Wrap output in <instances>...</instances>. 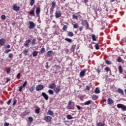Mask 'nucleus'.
I'll return each instance as SVG.
<instances>
[{"label": "nucleus", "mask_w": 126, "mask_h": 126, "mask_svg": "<svg viewBox=\"0 0 126 126\" xmlns=\"http://www.w3.org/2000/svg\"><path fill=\"white\" fill-rule=\"evenodd\" d=\"M57 2L55 1H53L51 3L52 6L51 7L50 9V14H53L54 13V9H55V8L56 7V4Z\"/></svg>", "instance_id": "nucleus-1"}, {"label": "nucleus", "mask_w": 126, "mask_h": 126, "mask_svg": "<svg viewBox=\"0 0 126 126\" xmlns=\"http://www.w3.org/2000/svg\"><path fill=\"white\" fill-rule=\"evenodd\" d=\"M71 104H74V102H72V100L69 101L67 106V109L69 110H73L74 109V104L72 105Z\"/></svg>", "instance_id": "nucleus-2"}, {"label": "nucleus", "mask_w": 126, "mask_h": 126, "mask_svg": "<svg viewBox=\"0 0 126 126\" xmlns=\"http://www.w3.org/2000/svg\"><path fill=\"white\" fill-rule=\"evenodd\" d=\"M117 107L118 109H121L122 111H126V106L124 104L119 103L117 104Z\"/></svg>", "instance_id": "nucleus-3"}, {"label": "nucleus", "mask_w": 126, "mask_h": 126, "mask_svg": "<svg viewBox=\"0 0 126 126\" xmlns=\"http://www.w3.org/2000/svg\"><path fill=\"white\" fill-rule=\"evenodd\" d=\"M29 25H30V26H29V29L30 30L34 29V28H35V27L36 26V25L35 24V23H34V22H33L31 21H30L29 22Z\"/></svg>", "instance_id": "nucleus-4"}, {"label": "nucleus", "mask_w": 126, "mask_h": 126, "mask_svg": "<svg viewBox=\"0 0 126 126\" xmlns=\"http://www.w3.org/2000/svg\"><path fill=\"white\" fill-rule=\"evenodd\" d=\"M29 114H30V111L28 110H26L24 112H22L20 116L21 118L23 119L24 118H25L26 116H27V115H29Z\"/></svg>", "instance_id": "nucleus-5"}, {"label": "nucleus", "mask_w": 126, "mask_h": 126, "mask_svg": "<svg viewBox=\"0 0 126 126\" xmlns=\"http://www.w3.org/2000/svg\"><path fill=\"white\" fill-rule=\"evenodd\" d=\"M86 69H84L80 72V77H84V76H85V75L86 74Z\"/></svg>", "instance_id": "nucleus-6"}, {"label": "nucleus", "mask_w": 126, "mask_h": 126, "mask_svg": "<svg viewBox=\"0 0 126 126\" xmlns=\"http://www.w3.org/2000/svg\"><path fill=\"white\" fill-rule=\"evenodd\" d=\"M44 89V86L43 85H38L36 87V91H41Z\"/></svg>", "instance_id": "nucleus-7"}, {"label": "nucleus", "mask_w": 126, "mask_h": 126, "mask_svg": "<svg viewBox=\"0 0 126 126\" xmlns=\"http://www.w3.org/2000/svg\"><path fill=\"white\" fill-rule=\"evenodd\" d=\"M62 16V13L61 11L56 10L55 12V17L56 18H60Z\"/></svg>", "instance_id": "nucleus-8"}, {"label": "nucleus", "mask_w": 126, "mask_h": 126, "mask_svg": "<svg viewBox=\"0 0 126 126\" xmlns=\"http://www.w3.org/2000/svg\"><path fill=\"white\" fill-rule=\"evenodd\" d=\"M52 117L47 116L44 118V121L47 123H50V122H52Z\"/></svg>", "instance_id": "nucleus-9"}, {"label": "nucleus", "mask_w": 126, "mask_h": 126, "mask_svg": "<svg viewBox=\"0 0 126 126\" xmlns=\"http://www.w3.org/2000/svg\"><path fill=\"white\" fill-rule=\"evenodd\" d=\"M61 90H62V89H61V86H57L54 90V92H55L56 94H58V93H60Z\"/></svg>", "instance_id": "nucleus-10"}, {"label": "nucleus", "mask_w": 126, "mask_h": 126, "mask_svg": "<svg viewBox=\"0 0 126 126\" xmlns=\"http://www.w3.org/2000/svg\"><path fill=\"white\" fill-rule=\"evenodd\" d=\"M41 95L42 96H43L45 100H46V101H48V100H49V95H48L47 94H46L45 93H42Z\"/></svg>", "instance_id": "nucleus-11"}, {"label": "nucleus", "mask_w": 126, "mask_h": 126, "mask_svg": "<svg viewBox=\"0 0 126 126\" xmlns=\"http://www.w3.org/2000/svg\"><path fill=\"white\" fill-rule=\"evenodd\" d=\"M31 43V39H28L26 41L25 43L24 44V47H28L29 48V44Z\"/></svg>", "instance_id": "nucleus-12"}, {"label": "nucleus", "mask_w": 126, "mask_h": 126, "mask_svg": "<svg viewBox=\"0 0 126 126\" xmlns=\"http://www.w3.org/2000/svg\"><path fill=\"white\" fill-rule=\"evenodd\" d=\"M35 12L37 16H39V15H40V13L41 12V8H40V7H37L36 8Z\"/></svg>", "instance_id": "nucleus-13"}, {"label": "nucleus", "mask_w": 126, "mask_h": 126, "mask_svg": "<svg viewBox=\"0 0 126 126\" xmlns=\"http://www.w3.org/2000/svg\"><path fill=\"white\" fill-rule=\"evenodd\" d=\"M13 9L15 10V11H19V9H20V7L17 6L16 4H15L13 5Z\"/></svg>", "instance_id": "nucleus-14"}, {"label": "nucleus", "mask_w": 126, "mask_h": 126, "mask_svg": "<svg viewBox=\"0 0 126 126\" xmlns=\"http://www.w3.org/2000/svg\"><path fill=\"white\" fill-rule=\"evenodd\" d=\"M56 86H57L56 85V84L53 83L49 85L48 88H49L50 89H54V88H56Z\"/></svg>", "instance_id": "nucleus-15"}, {"label": "nucleus", "mask_w": 126, "mask_h": 126, "mask_svg": "<svg viewBox=\"0 0 126 126\" xmlns=\"http://www.w3.org/2000/svg\"><path fill=\"white\" fill-rule=\"evenodd\" d=\"M107 103L108 105H112V104H114V100L111 98H108L107 99Z\"/></svg>", "instance_id": "nucleus-16"}, {"label": "nucleus", "mask_w": 126, "mask_h": 126, "mask_svg": "<svg viewBox=\"0 0 126 126\" xmlns=\"http://www.w3.org/2000/svg\"><path fill=\"white\" fill-rule=\"evenodd\" d=\"M5 43V39L4 38L0 39V46H4Z\"/></svg>", "instance_id": "nucleus-17"}, {"label": "nucleus", "mask_w": 126, "mask_h": 126, "mask_svg": "<svg viewBox=\"0 0 126 126\" xmlns=\"http://www.w3.org/2000/svg\"><path fill=\"white\" fill-rule=\"evenodd\" d=\"M82 25H83V26H88V22L86 20H82Z\"/></svg>", "instance_id": "nucleus-18"}, {"label": "nucleus", "mask_w": 126, "mask_h": 126, "mask_svg": "<svg viewBox=\"0 0 126 126\" xmlns=\"http://www.w3.org/2000/svg\"><path fill=\"white\" fill-rule=\"evenodd\" d=\"M47 115H49L50 116H52V117L55 115V113H54V112H53L52 110H48L47 112Z\"/></svg>", "instance_id": "nucleus-19"}, {"label": "nucleus", "mask_w": 126, "mask_h": 126, "mask_svg": "<svg viewBox=\"0 0 126 126\" xmlns=\"http://www.w3.org/2000/svg\"><path fill=\"white\" fill-rule=\"evenodd\" d=\"M53 51L52 50H49L47 52V55H48V57H52L53 56Z\"/></svg>", "instance_id": "nucleus-20"}, {"label": "nucleus", "mask_w": 126, "mask_h": 126, "mask_svg": "<svg viewBox=\"0 0 126 126\" xmlns=\"http://www.w3.org/2000/svg\"><path fill=\"white\" fill-rule=\"evenodd\" d=\"M118 92L119 93V94L125 95V94L124 93V91L123 90L119 88L118 89Z\"/></svg>", "instance_id": "nucleus-21"}, {"label": "nucleus", "mask_w": 126, "mask_h": 126, "mask_svg": "<svg viewBox=\"0 0 126 126\" xmlns=\"http://www.w3.org/2000/svg\"><path fill=\"white\" fill-rule=\"evenodd\" d=\"M29 15H32V16H35V8H34L33 10L29 12Z\"/></svg>", "instance_id": "nucleus-22"}, {"label": "nucleus", "mask_w": 126, "mask_h": 126, "mask_svg": "<svg viewBox=\"0 0 126 126\" xmlns=\"http://www.w3.org/2000/svg\"><path fill=\"white\" fill-rule=\"evenodd\" d=\"M98 96L95 95V94H93V96L92 97V100H93V101H95L96 100H97L98 99Z\"/></svg>", "instance_id": "nucleus-23"}, {"label": "nucleus", "mask_w": 126, "mask_h": 126, "mask_svg": "<svg viewBox=\"0 0 126 126\" xmlns=\"http://www.w3.org/2000/svg\"><path fill=\"white\" fill-rule=\"evenodd\" d=\"M29 51L28 49H25L23 51L24 55H25V56H29V54H27V53H29Z\"/></svg>", "instance_id": "nucleus-24"}, {"label": "nucleus", "mask_w": 126, "mask_h": 126, "mask_svg": "<svg viewBox=\"0 0 126 126\" xmlns=\"http://www.w3.org/2000/svg\"><path fill=\"white\" fill-rule=\"evenodd\" d=\"M91 103H92V101L90 100H88V101H86V102H85L84 105H90L91 104Z\"/></svg>", "instance_id": "nucleus-25"}, {"label": "nucleus", "mask_w": 126, "mask_h": 126, "mask_svg": "<svg viewBox=\"0 0 126 126\" xmlns=\"http://www.w3.org/2000/svg\"><path fill=\"white\" fill-rule=\"evenodd\" d=\"M68 35L69 37H73V36H74V34L73 32H68Z\"/></svg>", "instance_id": "nucleus-26"}, {"label": "nucleus", "mask_w": 126, "mask_h": 126, "mask_svg": "<svg viewBox=\"0 0 126 126\" xmlns=\"http://www.w3.org/2000/svg\"><path fill=\"white\" fill-rule=\"evenodd\" d=\"M94 93H95V94H99V93H100V90L99 89V88H96L95 89Z\"/></svg>", "instance_id": "nucleus-27"}, {"label": "nucleus", "mask_w": 126, "mask_h": 126, "mask_svg": "<svg viewBox=\"0 0 126 126\" xmlns=\"http://www.w3.org/2000/svg\"><path fill=\"white\" fill-rule=\"evenodd\" d=\"M67 28H68V26L67 25H65L63 28V30L65 32L66 31V30H67Z\"/></svg>", "instance_id": "nucleus-28"}, {"label": "nucleus", "mask_w": 126, "mask_h": 126, "mask_svg": "<svg viewBox=\"0 0 126 126\" xmlns=\"http://www.w3.org/2000/svg\"><path fill=\"white\" fill-rule=\"evenodd\" d=\"M65 41L68 42V43H72V39L68 38H65Z\"/></svg>", "instance_id": "nucleus-29"}, {"label": "nucleus", "mask_w": 126, "mask_h": 126, "mask_svg": "<svg viewBox=\"0 0 126 126\" xmlns=\"http://www.w3.org/2000/svg\"><path fill=\"white\" fill-rule=\"evenodd\" d=\"M92 38L93 41H97V39L96 38V35H95V34H92Z\"/></svg>", "instance_id": "nucleus-30"}, {"label": "nucleus", "mask_w": 126, "mask_h": 126, "mask_svg": "<svg viewBox=\"0 0 126 126\" xmlns=\"http://www.w3.org/2000/svg\"><path fill=\"white\" fill-rule=\"evenodd\" d=\"M34 3H35V0H31L30 4L31 6H33L34 5Z\"/></svg>", "instance_id": "nucleus-31"}, {"label": "nucleus", "mask_w": 126, "mask_h": 126, "mask_svg": "<svg viewBox=\"0 0 126 126\" xmlns=\"http://www.w3.org/2000/svg\"><path fill=\"white\" fill-rule=\"evenodd\" d=\"M66 119H67V120H72V119H73V117L70 115H67L66 116Z\"/></svg>", "instance_id": "nucleus-32"}, {"label": "nucleus", "mask_w": 126, "mask_h": 126, "mask_svg": "<svg viewBox=\"0 0 126 126\" xmlns=\"http://www.w3.org/2000/svg\"><path fill=\"white\" fill-rule=\"evenodd\" d=\"M32 56L33 57H37L38 56V51H34L32 53Z\"/></svg>", "instance_id": "nucleus-33"}, {"label": "nucleus", "mask_w": 126, "mask_h": 126, "mask_svg": "<svg viewBox=\"0 0 126 126\" xmlns=\"http://www.w3.org/2000/svg\"><path fill=\"white\" fill-rule=\"evenodd\" d=\"M122 61L123 59H122L121 57H119L118 59L117 60V62H118V63H122Z\"/></svg>", "instance_id": "nucleus-34"}, {"label": "nucleus", "mask_w": 126, "mask_h": 126, "mask_svg": "<svg viewBox=\"0 0 126 126\" xmlns=\"http://www.w3.org/2000/svg\"><path fill=\"white\" fill-rule=\"evenodd\" d=\"M119 70L120 73H123V67H122L121 65L119 66Z\"/></svg>", "instance_id": "nucleus-35"}, {"label": "nucleus", "mask_w": 126, "mask_h": 126, "mask_svg": "<svg viewBox=\"0 0 126 126\" xmlns=\"http://www.w3.org/2000/svg\"><path fill=\"white\" fill-rule=\"evenodd\" d=\"M92 10H94V12H96V11H97V7H96V6H95L94 5H93L92 6Z\"/></svg>", "instance_id": "nucleus-36"}, {"label": "nucleus", "mask_w": 126, "mask_h": 126, "mask_svg": "<svg viewBox=\"0 0 126 126\" xmlns=\"http://www.w3.org/2000/svg\"><path fill=\"white\" fill-rule=\"evenodd\" d=\"M46 50L45 49V48L42 47L41 49H40V53L41 54H44V53H45Z\"/></svg>", "instance_id": "nucleus-37"}, {"label": "nucleus", "mask_w": 126, "mask_h": 126, "mask_svg": "<svg viewBox=\"0 0 126 126\" xmlns=\"http://www.w3.org/2000/svg\"><path fill=\"white\" fill-rule=\"evenodd\" d=\"M104 70H105V71L106 72H108L109 71H111V69H110V67H106L104 68Z\"/></svg>", "instance_id": "nucleus-38"}, {"label": "nucleus", "mask_w": 126, "mask_h": 126, "mask_svg": "<svg viewBox=\"0 0 126 126\" xmlns=\"http://www.w3.org/2000/svg\"><path fill=\"white\" fill-rule=\"evenodd\" d=\"M40 108H38L35 109V114H40Z\"/></svg>", "instance_id": "nucleus-39"}, {"label": "nucleus", "mask_w": 126, "mask_h": 126, "mask_svg": "<svg viewBox=\"0 0 126 126\" xmlns=\"http://www.w3.org/2000/svg\"><path fill=\"white\" fill-rule=\"evenodd\" d=\"M29 90L30 92H33L34 90H35V87H31L30 89Z\"/></svg>", "instance_id": "nucleus-40"}, {"label": "nucleus", "mask_w": 126, "mask_h": 126, "mask_svg": "<svg viewBox=\"0 0 126 126\" xmlns=\"http://www.w3.org/2000/svg\"><path fill=\"white\" fill-rule=\"evenodd\" d=\"M9 52H11V50L7 49L5 50L4 53V54H8V53H9Z\"/></svg>", "instance_id": "nucleus-41"}, {"label": "nucleus", "mask_w": 126, "mask_h": 126, "mask_svg": "<svg viewBox=\"0 0 126 126\" xmlns=\"http://www.w3.org/2000/svg\"><path fill=\"white\" fill-rule=\"evenodd\" d=\"M28 120H29L30 123H32V122H33V117H29L28 118Z\"/></svg>", "instance_id": "nucleus-42"}, {"label": "nucleus", "mask_w": 126, "mask_h": 126, "mask_svg": "<svg viewBox=\"0 0 126 126\" xmlns=\"http://www.w3.org/2000/svg\"><path fill=\"white\" fill-rule=\"evenodd\" d=\"M5 18H6V16L5 15H2L1 16V19L2 20H5Z\"/></svg>", "instance_id": "nucleus-43"}, {"label": "nucleus", "mask_w": 126, "mask_h": 126, "mask_svg": "<svg viewBox=\"0 0 126 126\" xmlns=\"http://www.w3.org/2000/svg\"><path fill=\"white\" fill-rule=\"evenodd\" d=\"M94 47L95 48V50H99L100 49V47H99V44H96L94 45Z\"/></svg>", "instance_id": "nucleus-44"}, {"label": "nucleus", "mask_w": 126, "mask_h": 126, "mask_svg": "<svg viewBox=\"0 0 126 126\" xmlns=\"http://www.w3.org/2000/svg\"><path fill=\"white\" fill-rule=\"evenodd\" d=\"M48 93L50 95H53V94H54V91H53V90H49Z\"/></svg>", "instance_id": "nucleus-45"}, {"label": "nucleus", "mask_w": 126, "mask_h": 126, "mask_svg": "<svg viewBox=\"0 0 126 126\" xmlns=\"http://www.w3.org/2000/svg\"><path fill=\"white\" fill-rule=\"evenodd\" d=\"M105 63L107 64H112V62L109 60H105Z\"/></svg>", "instance_id": "nucleus-46"}, {"label": "nucleus", "mask_w": 126, "mask_h": 126, "mask_svg": "<svg viewBox=\"0 0 126 126\" xmlns=\"http://www.w3.org/2000/svg\"><path fill=\"white\" fill-rule=\"evenodd\" d=\"M35 44H36V39H33L32 41V45H35Z\"/></svg>", "instance_id": "nucleus-47"}, {"label": "nucleus", "mask_w": 126, "mask_h": 126, "mask_svg": "<svg viewBox=\"0 0 126 126\" xmlns=\"http://www.w3.org/2000/svg\"><path fill=\"white\" fill-rule=\"evenodd\" d=\"M8 58L9 59H11L12 58H13V54L12 53H10L9 55H8Z\"/></svg>", "instance_id": "nucleus-48"}, {"label": "nucleus", "mask_w": 126, "mask_h": 126, "mask_svg": "<svg viewBox=\"0 0 126 126\" xmlns=\"http://www.w3.org/2000/svg\"><path fill=\"white\" fill-rule=\"evenodd\" d=\"M79 27V26H78V24H75L73 25V27L74 28H75V29H76V28H78V27Z\"/></svg>", "instance_id": "nucleus-49"}, {"label": "nucleus", "mask_w": 126, "mask_h": 126, "mask_svg": "<svg viewBox=\"0 0 126 126\" xmlns=\"http://www.w3.org/2000/svg\"><path fill=\"white\" fill-rule=\"evenodd\" d=\"M26 85H27V81H25L24 84H23V85L22 86V87L24 88V87H25V86H26Z\"/></svg>", "instance_id": "nucleus-50"}, {"label": "nucleus", "mask_w": 126, "mask_h": 126, "mask_svg": "<svg viewBox=\"0 0 126 126\" xmlns=\"http://www.w3.org/2000/svg\"><path fill=\"white\" fill-rule=\"evenodd\" d=\"M12 99H9L7 102V104L9 106V105H10V103H11V101H12Z\"/></svg>", "instance_id": "nucleus-51"}, {"label": "nucleus", "mask_w": 126, "mask_h": 126, "mask_svg": "<svg viewBox=\"0 0 126 126\" xmlns=\"http://www.w3.org/2000/svg\"><path fill=\"white\" fill-rule=\"evenodd\" d=\"M96 126H104L102 123H98L96 124Z\"/></svg>", "instance_id": "nucleus-52"}, {"label": "nucleus", "mask_w": 126, "mask_h": 126, "mask_svg": "<svg viewBox=\"0 0 126 126\" xmlns=\"http://www.w3.org/2000/svg\"><path fill=\"white\" fill-rule=\"evenodd\" d=\"M96 71L98 72V74H100V72H101V70L99 69V68H97L96 69Z\"/></svg>", "instance_id": "nucleus-53"}, {"label": "nucleus", "mask_w": 126, "mask_h": 126, "mask_svg": "<svg viewBox=\"0 0 126 126\" xmlns=\"http://www.w3.org/2000/svg\"><path fill=\"white\" fill-rule=\"evenodd\" d=\"M6 72L7 73H9V72H10V67H9L6 69Z\"/></svg>", "instance_id": "nucleus-54"}, {"label": "nucleus", "mask_w": 126, "mask_h": 126, "mask_svg": "<svg viewBox=\"0 0 126 126\" xmlns=\"http://www.w3.org/2000/svg\"><path fill=\"white\" fill-rule=\"evenodd\" d=\"M17 101L16 99L14 100L13 103V106H15L16 105Z\"/></svg>", "instance_id": "nucleus-55"}, {"label": "nucleus", "mask_w": 126, "mask_h": 126, "mask_svg": "<svg viewBox=\"0 0 126 126\" xmlns=\"http://www.w3.org/2000/svg\"><path fill=\"white\" fill-rule=\"evenodd\" d=\"M22 89H23V87L21 86V87L19 88V92H22Z\"/></svg>", "instance_id": "nucleus-56"}, {"label": "nucleus", "mask_w": 126, "mask_h": 126, "mask_svg": "<svg viewBox=\"0 0 126 126\" xmlns=\"http://www.w3.org/2000/svg\"><path fill=\"white\" fill-rule=\"evenodd\" d=\"M72 17H73V18H75V19H77V18H78V17L75 15H73Z\"/></svg>", "instance_id": "nucleus-57"}, {"label": "nucleus", "mask_w": 126, "mask_h": 126, "mask_svg": "<svg viewBox=\"0 0 126 126\" xmlns=\"http://www.w3.org/2000/svg\"><path fill=\"white\" fill-rule=\"evenodd\" d=\"M76 107L77 109H78V110H81V107H80V106L77 105Z\"/></svg>", "instance_id": "nucleus-58"}, {"label": "nucleus", "mask_w": 126, "mask_h": 126, "mask_svg": "<svg viewBox=\"0 0 126 126\" xmlns=\"http://www.w3.org/2000/svg\"><path fill=\"white\" fill-rule=\"evenodd\" d=\"M21 76L20 73H18L17 75V78H20Z\"/></svg>", "instance_id": "nucleus-59"}, {"label": "nucleus", "mask_w": 126, "mask_h": 126, "mask_svg": "<svg viewBox=\"0 0 126 126\" xmlns=\"http://www.w3.org/2000/svg\"><path fill=\"white\" fill-rule=\"evenodd\" d=\"M4 126H9V123H7L6 122H5L4 124Z\"/></svg>", "instance_id": "nucleus-60"}, {"label": "nucleus", "mask_w": 126, "mask_h": 126, "mask_svg": "<svg viewBox=\"0 0 126 126\" xmlns=\"http://www.w3.org/2000/svg\"><path fill=\"white\" fill-rule=\"evenodd\" d=\"M86 90H90V87L87 86L86 87Z\"/></svg>", "instance_id": "nucleus-61"}, {"label": "nucleus", "mask_w": 126, "mask_h": 126, "mask_svg": "<svg viewBox=\"0 0 126 126\" xmlns=\"http://www.w3.org/2000/svg\"><path fill=\"white\" fill-rule=\"evenodd\" d=\"M83 27H80V28H79V30H80V31H82V30H83Z\"/></svg>", "instance_id": "nucleus-62"}, {"label": "nucleus", "mask_w": 126, "mask_h": 126, "mask_svg": "<svg viewBox=\"0 0 126 126\" xmlns=\"http://www.w3.org/2000/svg\"><path fill=\"white\" fill-rule=\"evenodd\" d=\"M5 48H7L8 49H9V48H10V45L8 44L7 45Z\"/></svg>", "instance_id": "nucleus-63"}, {"label": "nucleus", "mask_w": 126, "mask_h": 126, "mask_svg": "<svg viewBox=\"0 0 126 126\" xmlns=\"http://www.w3.org/2000/svg\"><path fill=\"white\" fill-rule=\"evenodd\" d=\"M84 2L85 3H87V2H88V0H84Z\"/></svg>", "instance_id": "nucleus-64"}]
</instances>
